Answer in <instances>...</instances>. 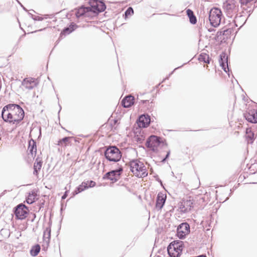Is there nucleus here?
<instances>
[{"label": "nucleus", "instance_id": "obj_1", "mask_svg": "<svg viewBox=\"0 0 257 257\" xmlns=\"http://www.w3.org/2000/svg\"><path fill=\"white\" fill-rule=\"evenodd\" d=\"M24 111L19 105L10 104L3 108L2 116L3 120L13 124H17L24 117Z\"/></svg>", "mask_w": 257, "mask_h": 257}, {"label": "nucleus", "instance_id": "obj_2", "mask_svg": "<svg viewBox=\"0 0 257 257\" xmlns=\"http://www.w3.org/2000/svg\"><path fill=\"white\" fill-rule=\"evenodd\" d=\"M130 166L131 171L136 176L144 178L148 175L146 166L138 160H133L130 161Z\"/></svg>", "mask_w": 257, "mask_h": 257}, {"label": "nucleus", "instance_id": "obj_3", "mask_svg": "<svg viewBox=\"0 0 257 257\" xmlns=\"http://www.w3.org/2000/svg\"><path fill=\"white\" fill-rule=\"evenodd\" d=\"M183 249V242L176 241L171 242L168 246V252L170 257H179Z\"/></svg>", "mask_w": 257, "mask_h": 257}, {"label": "nucleus", "instance_id": "obj_4", "mask_svg": "<svg viewBox=\"0 0 257 257\" xmlns=\"http://www.w3.org/2000/svg\"><path fill=\"white\" fill-rule=\"evenodd\" d=\"M104 155L108 161L112 162H118L121 158L120 151L115 146L108 148L105 151Z\"/></svg>", "mask_w": 257, "mask_h": 257}, {"label": "nucleus", "instance_id": "obj_5", "mask_svg": "<svg viewBox=\"0 0 257 257\" xmlns=\"http://www.w3.org/2000/svg\"><path fill=\"white\" fill-rule=\"evenodd\" d=\"M222 16V12L220 9L216 8L211 9L209 16L210 24L214 27H218L221 23Z\"/></svg>", "mask_w": 257, "mask_h": 257}, {"label": "nucleus", "instance_id": "obj_6", "mask_svg": "<svg viewBox=\"0 0 257 257\" xmlns=\"http://www.w3.org/2000/svg\"><path fill=\"white\" fill-rule=\"evenodd\" d=\"M223 8L228 17H232L237 12L234 0H226L223 3Z\"/></svg>", "mask_w": 257, "mask_h": 257}, {"label": "nucleus", "instance_id": "obj_7", "mask_svg": "<svg viewBox=\"0 0 257 257\" xmlns=\"http://www.w3.org/2000/svg\"><path fill=\"white\" fill-rule=\"evenodd\" d=\"M162 143L160 138L156 136H151L146 142V146L154 152L158 151V147Z\"/></svg>", "mask_w": 257, "mask_h": 257}, {"label": "nucleus", "instance_id": "obj_8", "mask_svg": "<svg viewBox=\"0 0 257 257\" xmlns=\"http://www.w3.org/2000/svg\"><path fill=\"white\" fill-rule=\"evenodd\" d=\"M122 172V168L121 166H119L118 169L111 171L106 173L104 175L103 179H109L113 182H116L119 179L120 175Z\"/></svg>", "mask_w": 257, "mask_h": 257}, {"label": "nucleus", "instance_id": "obj_9", "mask_svg": "<svg viewBox=\"0 0 257 257\" xmlns=\"http://www.w3.org/2000/svg\"><path fill=\"white\" fill-rule=\"evenodd\" d=\"M91 11L95 13H97L104 11L106 9V6L104 3L98 0H91L89 2Z\"/></svg>", "mask_w": 257, "mask_h": 257}, {"label": "nucleus", "instance_id": "obj_10", "mask_svg": "<svg viewBox=\"0 0 257 257\" xmlns=\"http://www.w3.org/2000/svg\"><path fill=\"white\" fill-rule=\"evenodd\" d=\"M28 211V208L25 205L20 204L17 206L15 214L18 219H23L26 217Z\"/></svg>", "mask_w": 257, "mask_h": 257}, {"label": "nucleus", "instance_id": "obj_11", "mask_svg": "<svg viewBox=\"0 0 257 257\" xmlns=\"http://www.w3.org/2000/svg\"><path fill=\"white\" fill-rule=\"evenodd\" d=\"M190 232V226L185 222L180 224L177 229V233L178 237L182 239L187 235Z\"/></svg>", "mask_w": 257, "mask_h": 257}, {"label": "nucleus", "instance_id": "obj_12", "mask_svg": "<svg viewBox=\"0 0 257 257\" xmlns=\"http://www.w3.org/2000/svg\"><path fill=\"white\" fill-rule=\"evenodd\" d=\"M38 84V82L37 79L31 77L25 78L22 83L23 86L29 90L36 87Z\"/></svg>", "mask_w": 257, "mask_h": 257}, {"label": "nucleus", "instance_id": "obj_13", "mask_svg": "<svg viewBox=\"0 0 257 257\" xmlns=\"http://www.w3.org/2000/svg\"><path fill=\"white\" fill-rule=\"evenodd\" d=\"M51 238V226L49 224L46 227L43 232V241L42 246L44 248H47L49 245Z\"/></svg>", "mask_w": 257, "mask_h": 257}, {"label": "nucleus", "instance_id": "obj_14", "mask_svg": "<svg viewBox=\"0 0 257 257\" xmlns=\"http://www.w3.org/2000/svg\"><path fill=\"white\" fill-rule=\"evenodd\" d=\"M150 116L148 114H144L139 117L138 124L140 127H146L150 124Z\"/></svg>", "mask_w": 257, "mask_h": 257}, {"label": "nucleus", "instance_id": "obj_15", "mask_svg": "<svg viewBox=\"0 0 257 257\" xmlns=\"http://www.w3.org/2000/svg\"><path fill=\"white\" fill-rule=\"evenodd\" d=\"M193 203L190 200H183L180 206L181 212L186 213L190 211L192 207Z\"/></svg>", "mask_w": 257, "mask_h": 257}, {"label": "nucleus", "instance_id": "obj_16", "mask_svg": "<svg viewBox=\"0 0 257 257\" xmlns=\"http://www.w3.org/2000/svg\"><path fill=\"white\" fill-rule=\"evenodd\" d=\"M90 10L91 8L90 7H81L76 10L75 14L76 17L78 18L82 16H87V13L91 11Z\"/></svg>", "mask_w": 257, "mask_h": 257}, {"label": "nucleus", "instance_id": "obj_17", "mask_svg": "<svg viewBox=\"0 0 257 257\" xmlns=\"http://www.w3.org/2000/svg\"><path fill=\"white\" fill-rule=\"evenodd\" d=\"M219 63L223 70L227 72L229 69L228 66L227 57L225 54L223 53L220 55Z\"/></svg>", "mask_w": 257, "mask_h": 257}, {"label": "nucleus", "instance_id": "obj_18", "mask_svg": "<svg viewBox=\"0 0 257 257\" xmlns=\"http://www.w3.org/2000/svg\"><path fill=\"white\" fill-rule=\"evenodd\" d=\"M121 103L124 107L128 108L134 103V97L132 95L125 96Z\"/></svg>", "mask_w": 257, "mask_h": 257}, {"label": "nucleus", "instance_id": "obj_19", "mask_svg": "<svg viewBox=\"0 0 257 257\" xmlns=\"http://www.w3.org/2000/svg\"><path fill=\"white\" fill-rule=\"evenodd\" d=\"M246 119L252 123H257V111L252 110L249 111L245 115Z\"/></svg>", "mask_w": 257, "mask_h": 257}, {"label": "nucleus", "instance_id": "obj_20", "mask_svg": "<svg viewBox=\"0 0 257 257\" xmlns=\"http://www.w3.org/2000/svg\"><path fill=\"white\" fill-rule=\"evenodd\" d=\"M72 139V137H65L61 140H60L58 142L57 145L62 147H66L67 146L69 145L71 143L70 140Z\"/></svg>", "mask_w": 257, "mask_h": 257}, {"label": "nucleus", "instance_id": "obj_21", "mask_svg": "<svg viewBox=\"0 0 257 257\" xmlns=\"http://www.w3.org/2000/svg\"><path fill=\"white\" fill-rule=\"evenodd\" d=\"M42 165V162L38 158H37L34 165V175L36 176L38 175V171H40V169H41Z\"/></svg>", "mask_w": 257, "mask_h": 257}, {"label": "nucleus", "instance_id": "obj_22", "mask_svg": "<svg viewBox=\"0 0 257 257\" xmlns=\"http://www.w3.org/2000/svg\"><path fill=\"white\" fill-rule=\"evenodd\" d=\"M165 197H163V196L158 195L156 201V208L159 209H161L165 204Z\"/></svg>", "mask_w": 257, "mask_h": 257}, {"label": "nucleus", "instance_id": "obj_23", "mask_svg": "<svg viewBox=\"0 0 257 257\" xmlns=\"http://www.w3.org/2000/svg\"><path fill=\"white\" fill-rule=\"evenodd\" d=\"M37 196V194L35 191L33 190L31 193H29L26 202L28 204H32L35 201V199Z\"/></svg>", "mask_w": 257, "mask_h": 257}, {"label": "nucleus", "instance_id": "obj_24", "mask_svg": "<svg viewBox=\"0 0 257 257\" xmlns=\"http://www.w3.org/2000/svg\"><path fill=\"white\" fill-rule=\"evenodd\" d=\"M246 138L248 140V143H252L254 140V134L251 132L249 128H247L246 130Z\"/></svg>", "mask_w": 257, "mask_h": 257}, {"label": "nucleus", "instance_id": "obj_25", "mask_svg": "<svg viewBox=\"0 0 257 257\" xmlns=\"http://www.w3.org/2000/svg\"><path fill=\"white\" fill-rule=\"evenodd\" d=\"M40 249L41 247L39 244H36L33 246L30 250L31 254L34 256H36L40 252Z\"/></svg>", "mask_w": 257, "mask_h": 257}, {"label": "nucleus", "instance_id": "obj_26", "mask_svg": "<svg viewBox=\"0 0 257 257\" xmlns=\"http://www.w3.org/2000/svg\"><path fill=\"white\" fill-rule=\"evenodd\" d=\"M198 60L200 62H203L205 63H209V55L206 53H201L198 58Z\"/></svg>", "mask_w": 257, "mask_h": 257}, {"label": "nucleus", "instance_id": "obj_27", "mask_svg": "<svg viewBox=\"0 0 257 257\" xmlns=\"http://www.w3.org/2000/svg\"><path fill=\"white\" fill-rule=\"evenodd\" d=\"M29 149L31 154L32 157H34L35 156L37 152V148L35 143L33 141V145L31 146V143L30 142Z\"/></svg>", "mask_w": 257, "mask_h": 257}, {"label": "nucleus", "instance_id": "obj_28", "mask_svg": "<svg viewBox=\"0 0 257 257\" xmlns=\"http://www.w3.org/2000/svg\"><path fill=\"white\" fill-rule=\"evenodd\" d=\"M76 26L75 25H71L69 27L65 28L63 32H62V34H69L70 33H71L74 30L75 27Z\"/></svg>", "mask_w": 257, "mask_h": 257}, {"label": "nucleus", "instance_id": "obj_29", "mask_svg": "<svg viewBox=\"0 0 257 257\" xmlns=\"http://www.w3.org/2000/svg\"><path fill=\"white\" fill-rule=\"evenodd\" d=\"M77 188L78 189V192H81L86 189L88 188V183H87V182H83L81 185L77 187Z\"/></svg>", "mask_w": 257, "mask_h": 257}, {"label": "nucleus", "instance_id": "obj_30", "mask_svg": "<svg viewBox=\"0 0 257 257\" xmlns=\"http://www.w3.org/2000/svg\"><path fill=\"white\" fill-rule=\"evenodd\" d=\"M187 13H190L191 14V17H190V22L192 24H195L197 22L196 17L194 16L193 12L190 9L187 10Z\"/></svg>", "mask_w": 257, "mask_h": 257}, {"label": "nucleus", "instance_id": "obj_31", "mask_svg": "<svg viewBox=\"0 0 257 257\" xmlns=\"http://www.w3.org/2000/svg\"><path fill=\"white\" fill-rule=\"evenodd\" d=\"M134 14V10L132 8L129 7L125 12V16L126 17L131 16Z\"/></svg>", "mask_w": 257, "mask_h": 257}, {"label": "nucleus", "instance_id": "obj_32", "mask_svg": "<svg viewBox=\"0 0 257 257\" xmlns=\"http://www.w3.org/2000/svg\"><path fill=\"white\" fill-rule=\"evenodd\" d=\"M143 94H142V93H140V94H138V96H137V100L138 101H139V103H146L147 101H148V100H143V99H141V97L142 96H143Z\"/></svg>", "mask_w": 257, "mask_h": 257}, {"label": "nucleus", "instance_id": "obj_33", "mask_svg": "<svg viewBox=\"0 0 257 257\" xmlns=\"http://www.w3.org/2000/svg\"><path fill=\"white\" fill-rule=\"evenodd\" d=\"M29 15H31V18L35 21H42L44 18H42V17H39V16H33L32 14H30V13H29Z\"/></svg>", "mask_w": 257, "mask_h": 257}, {"label": "nucleus", "instance_id": "obj_34", "mask_svg": "<svg viewBox=\"0 0 257 257\" xmlns=\"http://www.w3.org/2000/svg\"><path fill=\"white\" fill-rule=\"evenodd\" d=\"M87 183H88V186L89 187H92L95 185V182L93 181H87Z\"/></svg>", "mask_w": 257, "mask_h": 257}, {"label": "nucleus", "instance_id": "obj_35", "mask_svg": "<svg viewBox=\"0 0 257 257\" xmlns=\"http://www.w3.org/2000/svg\"><path fill=\"white\" fill-rule=\"evenodd\" d=\"M253 0H240V2L241 4V5H247L248 3L251 2V1H252Z\"/></svg>", "mask_w": 257, "mask_h": 257}, {"label": "nucleus", "instance_id": "obj_36", "mask_svg": "<svg viewBox=\"0 0 257 257\" xmlns=\"http://www.w3.org/2000/svg\"><path fill=\"white\" fill-rule=\"evenodd\" d=\"M68 190H66L65 192V193L64 194V195L62 196V200H64L65 199L67 195H68Z\"/></svg>", "mask_w": 257, "mask_h": 257}, {"label": "nucleus", "instance_id": "obj_37", "mask_svg": "<svg viewBox=\"0 0 257 257\" xmlns=\"http://www.w3.org/2000/svg\"><path fill=\"white\" fill-rule=\"evenodd\" d=\"M170 155V152H168L166 156V157L162 160L163 162H164L166 159L169 157Z\"/></svg>", "mask_w": 257, "mask_h": 257}, {"label": "nucleus", "instance_id": "obj_38", "mask_svg": "<svg viewBox=\"0 0 257 257\" xmlns=\"http://www.w3.org/2000/svg\"><path fill=\"white\" fill-rule=\"evenodd\" d=\"M79 192H78V189L76 188V190L73 192V196L78 194Z\"/></svg>", "mask_w": 257, "mask_h": 257}, {"label": "nucleus", "instance_id": "obj_39", "mask_svg": "<svg viewBox=\"0 0 257 257\" xmlns=\"http://www.w3.org/2000/svg\"><path fill=\"white\" fill-rule=\"evenodd\" d=\"M187 14L189 18H190V17H191V14L190 13H187Z\"/></svg>", "mask_w": 257, "mask_h": 257}, {"label": "nucleus", "instance_id": "obj_40", "mask_svg": "<svg viewBox=\"0 0 257 257\" xmlns=\"http://www.w3.org/2000/svg\"><path fill=\"white\" fill-rule=\"evenodd\" d=\"M209 31L210 32H212V31H214V29H212V30H210V29H209Z\"/></svg>", "mask_w": 257, "mask_h": 257}, {"label": "nucleus", "instance_id": "obj_41", "mask_svg": "<svg viewBox=\"0 0 257 257\" xmlns=\"http://www.w3.org/2000/svg\"><path fill=\"white\" fill-rule=\"evenodd\" d=\"M178 68H179V67H178ZM177 69V68H175V69H174V71H175V70H176Z\"/></svg>", "mask_w": 257, "mask_h": 257}, {"label": "nucleus", "instance_id": "obj_42", "mask_svg": "<svg viewBox=\"0 0 257 257\" xmlns=\"http://www.w3.org/2000/svg\"><path fill=\"white\" fill-rule=\"evenodd\" d=\"M24 8V9L25 11H27V10H26L25 8Z\"/></svg>", "mask_w": 257, "mask_h": 257}]
</instances>
